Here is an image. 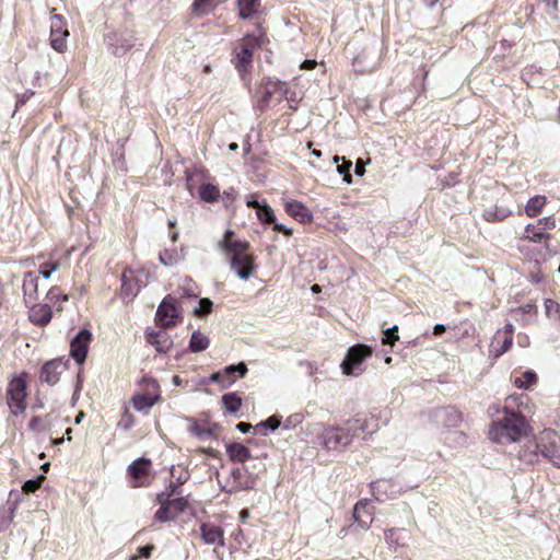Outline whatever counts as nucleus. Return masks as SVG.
Wrapping results in <instances>:
<instances>
[{"mask_svg": "<svg viewBox=\"0 0 560 560\" xmlns=\"http://www.w3.org/2000/svg\"><path fill=\"white\" fill-rule=\"evenodd\" d=\"M528 279H529V281H532L534 283H541V282H544L545 277L540 272H530V275L528 276Z\"/></svg>", "mask_w": 560, "mask_h": 560, "instance_id": "obj_64", "label": "nucleus"}, {"mask_svg": "<svg viewBox=\"0 0 560 560\" xmlns=\"http://www.w3.org/2000/svg\"><path fill=\"white\" fill-rule=\"evenodd\" d=\"M213 303L208 298L199 300V306L194 310V314L198 317H203L211 313Z\"/></svg>", "mask_w": 560, "mask_h": 560, "instance_id": "obj_47", "label": "nucleus"}, {"mask_svg": "<svg viewBox=\"0 0 560 560\" xmlns=\"http://www.w3.org/2000/svg\"><path fill=\"white\" fill-rule=\"evenodd\" d=\"M133 417L126 410L118 422V427L124 430H129L133 425Z\"/></svg>", "mask_w": 560, "mask_h": 560, "instance_id": "obj_58", "label": "nucleus"}, {"mask_svg": "<svg viewBox=\"0 0 560 560\" xmlns=\"http://www.w3.org/2000/svg\"><path fill=\"white\" fill-rule=\"evenodd\" d=\"M281 425V417L273 415L254 427L256 433L266 435V431H275Z\"/></svg>", "mask_w": 560, "mask_h": 560, "instance_id": "obj_32", "label": "nucleus"}, {"mask_svg": "<svg viewBox=\"0 0 560 560\" xmlns=\"http://www.w3.org/2000/svg\"><path fill=\"white\" fill-rule=\"evenodd\" d=\"M50 34H63L69 35L68 30L63 28V21L60 15H54L51 18Z\"/></svg>", "mask_w": 560, "mask_h": 560, "instance_id": "obj_52", "label": "nucleus"}, {"mask_svg": "<svg viewBox=\"0 0 560 560\" xmlns=\"http://www.w3.org/2000/svg\"><path fill=\"white\" fill-rule=\"evenodd\" d=\"M512 312L516 320H522L523 325L533 324L537 320L538 315L536 300H530L528 303L514 308Z\"/></svg>", "mask_w": 560, "mask_h": 560, "instance_id": "obj_19", "label": "nucleus"}, {"mask_svg": "<svg viewBox=\"0 0 560 560\" xmlns=\"http://www.w3.org/2000/svg\"><path fill=\"white\" fill-rule=\"evenodd\" d=\"M398 532L399 530L396 528H389L384 532L385 540L389 546L397 547L400 545Z\"/></svg>", "mask_w": 560, "mask_h": 560, "instance_id": "obj_55", "label": "nucleus"}, {"mask_svg": "<svg viewBox=\"0 0 560 560\" xmlns=\"http://www.w3.org/2000/svg\"><path fill=\"white\" fill-rule=\"evenodd\" d=\"M68 35H63V34H58V35L50 34V45H51V47L56 51L62 52L67 48V42H66V37Z\"/></svg>", "mask_w": 560, "mask_h": 560, "instance_id": "obj_50", "label": "nucleus"}, {"mask_svg": "<svg viewBox=\"0 0 560 560\" xmlns=\"http://www.w3.org/2000/svg\"><path fill=\"white\" fill-rule=\"evenodd\" d=\"M546 203V197L545 196H540V195H536L534 197H532L527 203H526V207H525V212L528 217H536L539 211L541 210V208L545 206Z\"/></svg>", "mask_w": 560, "mask_h": 560, "instance_id": "obj_39", "label": "nucleus"}, {"mask_svg": "<svg viewBox=\"0 0 560 560\" xmlns=\"http://www.w3.org/2000/svg\"><path fill=\"white\" fill-rule=\"evenodd\" d=\"M256 213L258 219L264 223H273L276 221L273 210L266 202H264L261 207H258Z\"/></svg>", "mask_w": 560, "mask_h": 560, "instance_id": "obj_45", "label": "nucleus"}, {"mask_svg": "<svg viewBox=\"0 0 560 560\" xmlns=\"http://www.w3.org/2000/svg\"><path fill=\"white\" fill-rule=\"evenodd\" d=\"M218 247L230 261L231 269L242 279L247 280L255 270L254 255L249 253V243L234 238V232L226 230Z\"/></svg>", "mask_w": 560, "mask_h": 560, "instance_id": "obj_1", "label": "nucleus"}, {"mask_svg": "<svg viewBox=\"0 0 560 560\" xmlns=\"http://www.w3.org/2000/svg\"><path fill=\"white\" fill-rule=\"evenodd\" d=\"M512 212L508 209L495 207L494 211H492V221L493 220H504L508 218Z\"/></svg>", "mask_w": 560, "mask_h": 560, "instance_id": "obj_60", "label": "nucleus"}, {"mask_svg": "<svg viewBox=\"0 0 560 560\" xmlns=\"http://www.w3.org/2000/svg\"><path fill=\"white\" fill-rule=\"evenodd\" d=\"M247 371V365L244 362L225 366L224 372L226 374V380L222 381V387L225 388L231 386L236 380L235 375H237V377H244Z\"/></svg>", "mask_w": 560, "mask_h": 560, "instance_id": "obj_28", "label": "nucleus"}, {"mask_svg": "<svg viewBox=\"0 0 560 560\" xmlns=\"http://www.w3.org/2000/svg\"><path fill=\"white\" fill-rule=\"evenodd\" d=\"M184 259V255L178 253L176 249H164L159 254V260L165 266H174Z\"/></svg>", "mask_w": 560, "mask_h": 560, "instance_id": "obj_40", "label": "nucleus"}, {"mask_svg": "<svg viewBox=\"0 0 560 560\" xmlns=\"http://www.w3.org/2000/svg\"><path fill=\"white\" fill-rule=\"evenodd\" d=\"M382 327H384V325ZM382 331H383V337H382L383 345L394 346V343L399 339L397 325H394L393 327H389L386 329L383 328Z\"/></svg>", "mask_w": 560, "mask_h": 560, "instance_id": "obj_46", "label": "nucleus"}, {"mask_svg": "<svg viewBox=\"0 0 560 560\" xmlns=\"http://www.w3.org/2000/svg\"><path fill=\"white\" fill-rule=\"evenodd\" d=\"M373 513L374 506L368 499L360 500L353 508V518L362 529H368L371 526Z\"/></svg>", "mask_w": 560, "mask_h": 560, "instance_id": "obj_14", "label": "nucleus"}, {"mask_svg": "<svg viewBox=\"0 0 560 560\" xmlns=\"http://www.w3.org/2000/svg\"><path fill=\"white\" fill-rule=\"evenodd\" d=\"M60 268L59 261L44 262L40 265L38 277L42 276L45 279H49L51 273Z\"/></svg>", "mask_w": 560, "mask_h": 560, "instance_id": "obj_53", "label": "nucleus"}, {"mask_svg": "<svg viewBox=\"0 0 560 560\" xmlns=\"http://www.w3.org/2000/svg\"><path fill=\"white\" fill-rule=\"evenodd\" d=\"M170 506L172 508L173 512L178 516L180 513L185 512L188 508V501L185 497L177 495L174 498L172 503H170Z\"/></svg>", "mask_w": 560, "mask_h": 560, "instance_id": "obj_49", "label": "nucleus"}, {"mask_svg": "<svg viewBox=\"0 0 560 560\" xmlns=\"http://www.w3.org/2000/svg\"><path fill=\"white\" fill-rule=\"evenodd\" d=\"M238 16L243 20L250 18L258 11L260 0H237Z\"/></svg>", "mask_w": 560, "mask_h": 560, "instance_id": "obj_31", "label": "nucleus"}, {"mask_svg": "<svg viewBox=\"0 0 560 560\" xmlns=\"http://www.w3.org/2000/svg\"><path fill=\"white\" fill-rule=\"evenodd\" d=\"M264 469V465L261 468L243 466L232 469L223 490L228 493H233L254 489L258 474Z\"/></svg>", "mask_w": 560, "mask_h": 560, "instance_id": "obj_4", "label": "nucleus"}, {"mask_svg": "<svg viewBox=\"0 0 560 560\" xmlns=\"http://www.w3.org/2000/svg\"><path fill=\"white\" fill-rule=\"evenodd\" d=\"M121 280H122L121 295L124 296V299H131L132 296H135L137 294L138 290L136 292H133L132 285H131L130 281L127 280L126 275H122Z\"/></svg>", "mask_w": 560, "mask_h": 560, "instance_id": "obj_56", "label": "nucleus"}, {"mask_svg": "<svg viewBox=\"0 0 560 560\" xmlns=\"http://www.w3.org/2000/svg\"><path fill=\"white\" fill-rule=\"evenodd\" d=\"M372 494L382 502L395 494V485L389 479H380L371 483Z\"/></svg>", "mask_w": 560, "mask_h": 560, "instance_id": "obj_22", "label": "nucleus"}, {"mask_svg": "<svg viewBox=\"0 0 560 560\" xmlns=\"http://www.w3.org/2000/svg\"><path fill=\"white\" fill-rule=\"evenodd\" d=\"M180 494L182 491L179 489V486L171 481L164 491L158 493L156 501L159 504H162L163 502L165 504H170L174 500L173 497H177Z\"/></svg>", "mask_w": 560, "mask_h": 560, "instance_id": "obj_34", "label": "nucleus"}, {"mask_svg": "<svg viewBox=\"0 0 560 560\" xmlns=\"http://www.w3.org/2000/svg\"><path fill=\"white\" fill-rule=\"evenodd\" d=\"M372 348L366 345H355L349 348L345 360L341 363V369L346 375H359L361 373L360 365L362 362L372 355Z\"/></svg>", "mask_w": 560, "mask_h": 560, "instance_id": "obj_7", "label": "nucleus"}, {"mask_svg": "<svg viewBox=\"0 0 560 560\" xmlns=\"http://www.w3.org/2000/svg\"><path fill=\"white\" fill-rule=\"evenodd\" d=\"M30 320L38 326L47 325L51 319V308L48 304H30Z\"/></svg>", "mask_w": 560, "mask_h": 560, "instance_id": "obj_18", "label": "nucleus"}, {"mask_svg": "<svg viewBox=\"0 0 560 560\" xmlns=\"http://www.w3.org/2000/svg\"><path fill=\"white\" fill-rule=\"evenodd\" d=\"M92 332L89 329L80 330L70 342V354L78 364H82L88 355Z\"/></svg>", "mask_w": 560, "mask_h": 560, "instance_id": "obj_10", "label": "nucleus"}, {"mask_svg": "<svg viewBox=\"0 0 560 560\" xmlns=\"http://www.w3.org/2000/svg\"><path fill=\"white\" fill-rule=\"evenodd\" d=\"M44 479H45V477L42 475L37 479L26 480L22 487L23 491L25 493L35 492L40 487V483Z\"/></svg>", "mask_w": 560, "mask_h": 560, "instance_id": "obj_54", "label": "nucleus"}, {"mask_svg": "<svg viewBox=\"0 0 560 560\" xmlns=\"http://www.w3.org/2000/svg\"><path fill=\"white\" fill-rule=\"evenodd\" d=\"M533 433L526 417L521 412L504 410V416L492 422V442L498 444L516 443Z\"/></svg>", "mask_w": 560, "mask_h": 560, "instance_id": "obj_2", "label": "nucleus"}, {"mask_svg": "<svg viewBox=\"0 0 560 560\" xmlns=\"http://www.w3.org/2000/svg\"><path fill=\"white\" fill-rule=\"evenodd\" d=\"M556 226V220L553 217L548 215L538 220L536 224H527L525 228V237L532 241H541L542 238L548 240L550 234L547 230H552Z\"/></svg>", "mask_w": 560, "mask_h": 560, "instance_id": "obj_12", "label": "nucleus"}, {"mask_svg": "<svg viewBox=\"0 0 560 560\" xmlns=\"http://www.w3.org/2000/svg\"><path fill=\"white\" fill-rule=\"evenodd\" d=\"M210 345V339L199 330L191 334L189 341V350L194 353L206 350Z\"/></svg>", "mask_w": 560, "mask_h": 560, "instance_id": "obj_30", "label": "nucleus"}, {"mask_svg": "<svg viewBox=\"0 0 560 560\" xmlns=\"http://www.w3.org/2000/svg\"><path fill=\"white\" fill-rule=\"evenodd\" d=\"M319 433V443L327 450L339 451L349 446L353 439L365 429L361 419L349 420L342 427H325L323 423L315 424Z\"/></svg>", "mask_w": 560, "mask_h": 560, "instance_id": "obj_3", "label": "nucleus"}, {"mask_svg": "<svg viewBox=\"0 0 560 560\" xmlns=\"http://www.w3.org/2000/svg\"><path fill=\"white\" fill-rule=\"evenodd\" d=\"M493 341H498V342L502 341L500 348L497 349L495 353H494V358H499L504 352H506L511 348V346H512V341H513V325L512 324H508V325H505L503 330H498L495 332V335L492 337V342Z\"/></svg>", "mask_w": 560, "mask_h": 560, "instance_id": "obj_23", "label": "nucleus"}, {"mask_svg": "<svg viewBox=\"0 0 560 560\" xmlns=\"http://www.w3.org/2000/svg\"><path fill=\"white\" fill-rule=\"evenodd\" d=\"M38 281L39 277L34 271L24 273L22 290L26 305L33 304L38 300Z\"/></svg>", "mask_w": 560, "mask_h": 560, "instance_id": "obj_15", "label": "nucleus"}, {"mask_svg": "<svg viewBox=\"0 0 560 560\" xmlns=\"http://www.w3.org/2000/svg\"><path fill=\"white\" fill-rule=\"evenodd\" d=\"M153 549H154L153 545H145V546H142V547L139 548V553L143 558H149L151 556Z\"/></svg>", "mask_w": 560, "mask_h": 560, "instance_id": "obj_62", "label": "nucleus"}, {"mask_svg": "<svg viewBox=\"0 0 560 560\" xmlns=\"http://www.w3.org/2000/svg\"><path fill=\"white\" fill-rule=\"evenodd\" d=\"M223 380H226V374H225L224 370L222 372L213 373L210 376L211 382L220 383L221 385H222Z\"/></svg>", "mask_w": 560, "mask_h": 560, "instance_id": "obj_63", "label": "nucleus"}, {"mask_svg": "<svg viewBox=\"0 0 560 560\" xmlns=\"http://www.w3.org/2000/svg\"><path fill=\"white\" fill-rule=\"evenodd\" d=\"M444 440L451 447H463L468 444V436L463 431H450Z\"/></svg>", "mask_w": 560, "mask_h": 560, "instance_id": "obj_36", "label": "nucleus"}, {"mask_svg": "<svg viewBox=\"0 0 560 560\" xmlns=\"http://www.w3.org/2000/svg\"><path fill=\"white\" fill-rule=\"evenodd\" d=\"M68 369V361L54 359L46 362L40 370V381L48 385H55L59 382L60 375Z\"/></svg>", "mask_w": 560, "mask_h": 560, "instance_id": "obj_11", "label": "nucleus"}, {"mask_svg": "<svg viewBox=\"0 0 560 560\" xmlns=\"http://www.w3.org/2000/svg\"><path fill=\"white\" fill-rule=\"evenodd\" d=\"M334 163L337 165V172L343 176V180L348 184L352 182L350 168L352 167V162L341 158L339 155L334 156Z\"/></svg>", "mask_w": 560, "mask_h": 560, "instance_id": "obj_37", "label": "nucleus"}, {"mask_svg": "<svg viewBox=\"0 0 560 560\" xmlns=\"http://www.w3.org/2000/svg\"><path fill=\"white\" fill-rule=\"evenodd\" d=\"M382 62V48L376 42L365 45L362 50L354 56L352 66L354 71L361 74L370 73L376 70Z\"/></svg>", "mask_w": 560, "mask_h": 560, "instance_id": "obj_6", "label": "nucleus"}, {"mask_svg": "<svg viewBox=\"0 0 560 560\" xmlns=\"http://www.w3.org/2000/svg\"><path fill=\"white\" fill-rule=\"evenodd\" d=\"M106 43L112 49L113 55L115 56L125 55L133 46L131 37H126L124 35L118 34L107 35Z\"/></svg>", "mask_w": 560, "mask_h": 560, "instance_id": "obj_21", "label": "nucleus"}, {"mask_svg": "<svg viewBox=\"0 0 560 560\" xmlns=\"http://www.w3.org/2000/svg\"><path fill=\"white\" fill-rule=\"evenodd\" d=\"M285 211L289 215L300 223H310L313 220V214L306 206L296 200H291L285 203Z\"/></svg>", "mask_w": 560, "mask_h": 560, "instance_id": "obj_20", "label": "nucleus"}, {"mask_svg": "<svg viewBox=\"0 0 560 560\" xmlns=\"http://www.w3.org/2000/svg\"><path fill=\"white\" fill-rule=\"evenodd\" d=\"M544 304L546 316L560 320V304L551 299H545Z\"/></svg>", "mask_w": 560, "mask_h": 560, "instance_id": "obj_44", "label": "nucleus"}, {"mask_svg": "<svg viewBox=\"0 0 560 560\" xmlns=\"http://www.w3.org/2000/svg\"><path fill=\"white\" fill-rule=\"evenodd\" d=\"M176 514L173 512L170 504H165L164 502L160 504V509L154 514V520L160 523H166L174 521L176 518Z\"/></svg>", "mask_w": 560, "mask_h": 560, "instance_id": "obj_41", "label": "nucleus"}, {"mask_svg": "<svg viewBox=\"0 0 560 560\" xmlns=\"http://www.w3.org/2000/svg\"><path fill=\"white\" fill-rule=\"evenodd\" d=\"M214 0H195L192 3V13L203 16L213 10Z\"/></svg>", "mask_w": 560, "mask_h": 560, "instance_id": "obj_43", "label": "nucleus"}, {"mask_svg": "<svg viewBox=\"0 0 560 560\" xmlns=\"http://www.w3.org/2000/svg\"><path fill=\"white\" fill-rule=\"evenodd\" d=\"M225 448L226 454L232 462L244 464L252 458L249 448L241 443H229Z\"/></svg>", "mask_w": 560, "mask_h": 560, "instance_id": "obj_25", "label": "nucleus"}, {"mask_svg": "<svg viewBox=\"0 0 560 560\" xmlns=\"http://www.w3.org/2000/svg\"><path fill=\"white\" fill-rule=\"evenodd\" d=\"M223 529L211 523H202L200 525V536L208 545L224 546Z\"/></svg>", "mask_w": 560, "mask_h": 560, "instance_id": "obj_17", "label": "nucleus"}, {"mask_svg": "<svg viewBox=\"0 0 560 560\" xmlns=\"http://www.w3.org/2000/svg\"><path fill=\"white\" fill-rule=\"evenodd\" d=\"M271 83H272V81H268L266 83V85H265V89H264V94H262V97H261V102L265 103V104H267L270 101L272 94L275 93L273 92L275 89L272 88Z\"/></svg>", "mask_w": 560, "mask_h": 560, "instance_id": "obj_61", "label": "nucleus"}, {"mask_svg": "<svg viewBox=\"0 0 560 560\" xmlns=\"http://www.w3.org/2000/svg\"><path fill=\"white\" fill-rule=\"evenodd\" d=\"M303 420V416L301 413H294L287 418L284 428L289 429L291 427H296Z\"/></svg>", "mask_w": 560, "mask_h": 560, "instance_id": "obj_59", "label": "nucleus"}, {"mask_svg": "<svg viewBox=\"0 0 560 560\" xmlns=\"http://www.w3.org/2000/svg\"><path fill=\"white\" fill-rule=\"evenodd\" d=\"M222 404L230 413H236L242 406V398L236 393H226L222 396Z\"/></svg>", "mask_w": 560, "mask_h": 560, "instance_id": "obj_35", "label": "nucleus"}, {"mask_svg": "<svg viewBox=\"0 0 560 560\" xmlns=\"http://www.w3.org/2000/svg\"><path fill=\"white\" fill-rule=\"evenodd\" d=\"M253 52L247 48L238 46L235 49L234 63L237 71L243 75L252 66Z\"/></svg>", "mask_w": 560, "mask_h": 560, "instance_id": "obj_27", "label": "nucleus"}, {"mask_svg": "<svg viewBox=\"0 0 560 560\" xmlns=\"http://www.w3.org/2000/svg\"><path fill=\"white\" fill-rule=\"evenodd\" d=\"M262 44H264V37L261 35L256 36V35L248 34L242 39L240 46H242L243 48L249 49V51H252L254 54V50L257 48H260Z\"/></svg>", "mask_w": 560, "mask_h": 560, "instance_id": "obj_42", "label": "nucleus"}, {"mask_svg": "<svg viewBox=\"0 0 560 560\" xmlns=\"http://www.w3.org/2000/svg\"><path fill=\"white\" fill-rule=\"evenodd\" d=\"M28 428L34 432H46L49 430L50 423L40 417H33L30 421Z\"/></svg>", "mask_w": 560, "mask_h": 560, "instance_id": "obj_48", "label": "nucleus"}, {"mask_svg": "<svg viewBox=\"0 0 560 560\" xmlns=\"http://www.w3.org/2000/svg\"><path fill=\"white\" fill-rule=\"evenodd\" d=\"M539 459L544 458L560 468V438L555 430L546 429L536 438Z\"/></svg>", "mask_w": 560, "mask_h": 560, "instance_id": "obj_5", "label": "nucleus"}, {"mask_svg": "<svg viewBox=\"0 0 560 560\" xmlns=\"http://www.w3.org/2000/svg\"><path fill=\"white\" fill-rule=\"evenodd\" d=\"M154 405V401L145 395H137L133 397V406L137 410L149 409Z\"/></svg>", "mask_w": 560, "mask_h": 560, "instance_id": "obj_51", "label": "nucleus"}, {"mask_svg": "<svg viewBox=\"0 0 560 560\" xmlns=\"http://www.w3.org/2000/svg\"><path fill=\"white\" fill-rule=\"evenodd\" d=\"M435 417L438 421L448 428H455L462 422V413L452 406L442 408L436 412Z\"/></svg>", "mask_w": 560, "mask_h": 560, "instance_id": "obj_24", "label": "nucleus"}, {"mask_svg": "<svg viewBox=\"0 0 560 560\" xmlns=\"http://www.w3.org/2000/svg\"><path fill=\"white\" fill-rule=\"evenodd\" d=\"M26 383L23 378H13L7 389V404L14 416L23 413L26 409Z\"/></svg>", "mask_w": 560, "mask_h": 560, "instance_id": "obj_8", "label": "nucleus"}, {"mask_svg": "<svg viewBox=\"0 0 560 560\" xmlns=\"http://www.w3.org/2000/svg\"><path fill=\"white\" fill-rule=\"evenodd\" d=\"M187 421L191 423L188 428L189 433L199 440L206 441L210 438L218 439L219 424L208 421L200 422L192 418H187Z\"/></svg>", "mask_w": 560, "mask_h": 560, "instance_id": "obj_13", "label": "nucleus"}, {"mask_svg": "<svg viewBox=\"0 0 560 560\" xmlns=\"http://www.w3.org/2000/svg\"><path fill=\"white\" fill-rule=\"evenodd\" d=\"M536 440L526 443L523 447L517 451V458L527 465H534L539 463V454Z\"/></svg>", "mask_w": 560, "mask_h": 560, "instance_id": "obj_26", "label": "nucleus"}, {"mask_svg": "<svg viewBox=\"0 0 560 560\" xmlns=\"http://www.w3.org/2000/svg\"><path fill=\"white\" fill-rule=\"evenodd\" d=\"M198 194L200 199L206 202H215L220 197L219 188L209 183L202 184L198 189Z\"/></svg>", "mask_w": 560, "mask_h": 560, "instance_id": "obj_33", "label": "nucleus"}, {"mask_svg": "<svg viewBox=\"0 0 560 560\" xmlns=\"http://www.w3.org/2000/svg\"><path fill=\"white\" fill-rule=\"evenodd\" d=\"M180 316V308L177 306L176 299L172 295H166L160 303L156 313L155 322L164 328L175 326Z\"/></svg>", "mask_w": 560, "mask_h": 560, "instance_id": "obj_9", "label": "nucleus"}, {"mask_svg": "<svg viewBox=\"0 0 560 560\" xmlns=\"http://www.w3.org/2000/svg\"><path fill=\"white\" fill-rule=\"evenodd\" d=\"M537 374L533 370H526L521 377H516L514 384L520 389H528L537 383Z\"/></svg>", "mask_w": 560, "mask_h": 560, "instance_id": "obj_38", "label": "nucleus"}, {"mask_svg": "<svg viewBox=\"0 0 560 560\" xmlns=\"http://www.w3.org/2000/svg\"><path fill=\"white\" fill-rule=\"evenodd\" d=\"M273 92H278L281 96L285 97L292 91L287 82L272 81Z\"/></svg>", "mask_w": 560, "mask_h": 560, "instance_id": "obj_57", "label": "nucleus"}, {"mask_svg": "<svg viewBox=\"0 0 560 560\" xmlns=\"http://www.w3.org/2000/svg\"><path fill=\"white\" fill-rule=\"evenodd\" d=\"M145 340L148 343L154 346L155 350L160 353H166L173 347V339L164 330H150L145 331Z\"/></svg>", "mask_w": 560, "mask_h": 560, "instance_id": "obj_16", "label": "nucleus"}, {"mask_svg": "<svg viewBox=\"0 0 560 560\" xmlns=\"http://www.w3.org/2000/svg\"><path fill=\"white\" fill-rule=\"evenodd\" d=\"M151 468V460L140 457L133 460L128 467V474L132 479H140L147 476Z\"/></svg>", "mask_w": 560, "mask_h": 560, "instance_id": "obj_29", "label": "nucleus"}]
</instances>
